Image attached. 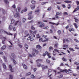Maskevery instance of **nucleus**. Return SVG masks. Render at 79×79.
I'll return each mask as SVG.
<instances>
[{"mask_svg": "<svg viewBox=\"0 0 79 79\" xmlns=\"http://www.w3.org/2000/svg\"><path fill=\"white\" fill-rule=\"evenodd\" d=\"M38 24H41L40 25V27H44V26H45V25L44 24V23L41 22H38Z\"/></svg>", "mask_w": 79, "mask_h": 79, "instance_id": "nucleus-3", "label": "nucleus"}, {"mask_svg": "<svg viewBox=\"0 0 79 79\" xmlns=\"http://www.w3.org/2000/svg\"><path fill=\"white\" fill-rule=\"evenodd\" d=\"M4 2L5 3L8 5V4H9V2L8 1V0H4Z\"/></svg>", "mask_w": 79, "mask_h": 79, "instance_id": "nucleus-19", "label": "nucleus"}, {"mask_svg": "<svg viewBox=\"0 0 79 79\" xmlns=\"http://www.w3.org/2000/svg\"><path fill=\"white\" fill-rule=\"evenodd\" d=\"M12 61H13V62L15 64H16V61H15V59H12Z\"/></svg>", "mask_w": 79, "mask_h": 79, "instance_id": "nucleus-30", "label": "nucleus"}, {"mask_svg": "<svg viewBox=\"0 0 79 79\" xmlns=\"http://www.w3.org/2000/svg\"><path fill=\"white\" fill-rule=\"evenodd\" d=\"M13 29V31H16V28L14 27Z\"/></svg>", "mask_w": 79, "mask_h": 79, "instance_id": "nucleus-47", "label": "nucleus"}, {"mask_svg": "<svg viewBox=\"0 0 79 79\" xmlns=\"http://www.w3.org/2000/svg\"><path fill=\"white\" fill-rule=\"evenodd\" d=\"M13 76L12 75H9V79H13Z\"/></svg>", "mask_w": 79, "mask_h": 79, "instance_id": "nucleus-24", "label": "nucleus"}, {"mask_svg": "<svg viewBox=\"0 0 79 79\" xmlns=\"http://www.w3.org/2000/svg\"><path fill=\"white\" fill-rule=\"evenodd\" d=\"M2 11V13H3V14H5L6 12H5V10H4L3 9H1V11Z\"/></svg>", "mask_w": 79, "mask_h": 79, "instance_id": "nucleus-17", "label": "nucleus"}, {"mask_svg": "<svg viewBox=\"0 0 79 79\" xmlns=\"http://www.w3.org/2000/svg\"><path fill=\"white\" fill-rule=\"evenodd\" d=\"M45 53H46V54H47V56H48V55H50V53H48L47 52H45Z\"/></svg>", "mask_w": 79, "mask_h": 79, "instance_id": "nucleus-55", "label": "nucleus"}, {"mask_svg": "<svg viewBox=\"0 0 79 79\" xmlns=\"http://www.w3.org/2000/svg\"><path fill=\"white\" fill-rule=\"evenodd\" d=\"M32 55L33 56H35V53L34 52H33L32 53Z\"/></svg>", "mask_w": 79, "mask_h": 79, "instance_id": "nucleus-60", "label": "nucleus"}, {"mask_svg": "<svg viewBox=\"0 0 79 79\" xmlns=\"http://www.w3.org/2000/svg\"><path fill=\"white\" fill-rule=\"evenodd\" d=\"M50 33H53V31L52 30L50 29Z\"/></svg>", "mask_w": 79, "mask_h": 79, "instance_id": "nucleus-64", "label": "nucleus"}, {"mask_svg": "<svg viewBox=\"0 0 79 79\" xmlns=\"http://www.w3.org/2000/svg\"><path fill=\"white\" fill-rule=\"evenodd\" d=\"M54 51L55 52H57V53H59V51L58 50L55 49H54Z\"/></svg>", "mask_w": 79, "mask_h": 79, "instance_id": "nucleus-45", "label": "nucleus"}, {"mask_svg": "<svg viewBox=\"0 0 79 79\" xmlns=\"http://www.w3.org/2000/svg\"><path fill=\"white\" fill-rule=\"evenodd\" d=\"M16 33H15L14 34V39H15L16 38V35H17Z\"/></svg>", "mask_w": 79, "mask_h": 79, "instance_id": "nucleus-53", "label": "nucleus"}, {"mask_svg": "<svg viewBox=\"0 0 79 79\" xmlns=\"http://www.w3.org/2000/svg\"><path fill=\"white\" fill-rule=\"evenodd\" d=\"M2 66H3L4 69H6V65H5V64H3Z\"/></svg>", "mask_w": 79, "mask_h": 79, "instance_id": "nucleus-25", "label": "nucleus"}, {"mask_svg": "<svg viewBox=\"0 0 79 79\" xmlns=\"http://www.w3.org/2000/svg\"><path fill=\"white\" fill-rule=\"evenodd\" d=\"M11 56L13 57V58H15V57H16V56H15V55L14 54V53H12L11 54Z\"/></svg>", "mask_w": 79, "mask_h": 79, "instance_id": "nucleus-28", "label": "nucleus"}, {"mask_svg": "<svg viewBox=\"0 0 79 79\" xmlns=\"http://www.w3.org/2000/svg\"><path fill=\"white\" fill-rule=\"evenodd\" d=\"M59 12L56 13L55 16H58V15H59Z\"/></svg>", "mask_w": 79, "mask_h": 79, "instance_id": "nucleus-63", "label": "nucleus"}, {"mask_svg": "<svg viewBox=\"0 0 79 79\" xmlns=\"http://www.w3.org/2000/svg\"><path fill=\"white\" fill-rule=\"evenodd\" d=\"M43 29L47 30L48 29V27L46 26V27L43 28Z\"/></svg>", "mask_w": 79, "mask_h": 79, "instance_id": "nucleus-40", "label": "nucleus"}, {"mask_svg": "<svg viewBox=\"0 0 79 79\" xmlns=\"http://www.w3.org/2000/svg\"><path fill=\"white\" fill-rule=\"evenodd\" d=\"M62 60L64 61H66V59L64 57H63L62 58Z\"/></svg>", "mask_w": 79, "mask_h": 79, "instance_id": "nucleus-43", "label": "nucleus"}, {"mask_svg": "<svg viewBox=\"0 0 79 79\" xmlns=\"http://www.w3.org/2000/svg\"><path fill=\"white\" fill-rule=\"evenodd\" d=\"M58 44H55V46L56 47V48H57V47H58Z\"/></svg>", "mask_w": 79, "mask_h": 79, "instance_id": "nucleus-59", "label": "nucleus"}, {"mask_svg": "<svg viewBox=\"0 0 79 79\" xmlns=\"http://www.w3.org/2000/svg\"><path fill=\"white\" fill-rule=\"evenodd\" d=\"M69 31L71 32V31H74V29L73 28H72V29H70L69 30Z\"/></svg>", "mask_w": 79, "mask_h": 79, "instance_id": "nucleus-41", "label": "nucleus"}, {"mask_svg": "<svg viewBox=\"0 0 79 79\" xmlns=\"http://www.w3.org/2000/svg\"><path fill=\"white\" fill-rule=\"evenodd\" d=\"M28 56H29V57H31V58H32V56L30 54H28Z\"/></svg>", "mask_w": 79, "mask_h": 79, "instance_id": "nucleus-52", "label": "nucleus"}, {"mask_svg": "<svg viewBox=\"0 0 79 79\" xmlns=\"http://www.w3.org/2000/svg\"><path fill=\"white\" fill-rule=\"evenodd\" d=\"M6 46L5 45L3 46L2 48H1V50H5L6 48Z\"/></svg>", "mask_w": 79, "mask_h": 79, "instance_id": "nucleus-15", "label": "nucleus"}, {"mask_svg": "<svg viewBox=\"0 0 79 79\" xmlns=\"http://www.w3.org/2000/svg\"><path fill=\"white\" fill-rule=\"evenodd\" d=\"M27 31H26L25 32V34L27 35Z\"/></svg>", "mask_w": 79, "mask_h": 79, "instance_id": "nucleus-62", "label": "nucleus"}, {"mask_svg": "<svg viewBox=\"0 0 79 79\" xmlns=\"http://www.w3.org/2000/svg\"><path fill=\"white\" fill-rule=\"evenodd\" d=\"M64 14H65V15H68V13L66 12H64Z\"/></svg>", "mask_w": 79, "mask_h": 79, "instance_id": "nucleus-61", "label": "nucleus"}, {"mask_svg": "<svg viewBox=\"0 0 79 79\" xmlns=\"http://www.w3.org/2000/svg\"><path fill=\"white\" fill-rule=\"evenodd\" d=\"M23 23H24L26 21V19L24 18L23 19Z\"/></svg>", "mask_w": 79, "mask_h": 79, "instance_id": "nucleus-57", "label": "nucleus"}, {"mask_svg": "<svg viewBox=\"0 0 79 79\" xmlns=\"http://www.w3.org/2000/svg\"><path fill=\"white\" fill-rule=\"evenodd\" d=\"M64 47H65V48H67L68 47V45L64 44L63 45Z\"/></svg>", "mask_w": 79, "mask_h": 79, "instance_id": "nucleus-54", "label": "nucleus"}, {"mask_svg": "<svg viewBox=\"0 0 79 79\" xmlns=\"http://www.w3.org/2000/svg\"><path fill=\"white\" fill-rule=\"evenodd\" d=\"M57 33H58L59 35H60V34H61V31L59 30L57 31Z\"/></svg>", "mask_w": 79, "mask_h": 79, "instance_id": "nucleus-23", "label": "nucleus"}, {"mask_svg": "<svg viewBox=\"0 0 79 79\" xmlns=\"http://www.w3.org/2000/svg\"><path fill=\"white\" fill-rule=\"evenodd\" d=\"M9 43H10L11 45V46H9V47H12L13 46V44L10 41H9Z\"/></svg>", "mask_w": 79, "mask_h": 79, "instance_id": "nucleus-37", "label": "nucleus"}, {"mask_svg": "<svg viewBox=\"0 0 79 79\" xmlns=\"http://www.w3.org/2000/svg\"><path fill=\"white\" fill-rule=\"evenodd\" d=\"M46 62H47V63H48V64H50V60L48 59H47L46 60Z\"/></svg>", "mask_w": 79, "mask_h": 79, "instance_id": "nucleus-34", "label": "nucleus"}, {"mask_svg": "<svg viewBox=\"0 0 79 79\" xmlns=\"http://www.w3.org/2000/svg\"><path fill=\"white\" fill-rule=\"evenodd\" d=\"M36 48H39V49H40L42 48V47L40 46L39 44H38L36 45Z\"/></svg>", "mask_w": 79, "mask_h": 79, "instance_id": "nucleus-12", "label": "nucleus"}, {"mask_svg": "<svg viewBox=\"0 0 79 79\" xmlns=\"http://www.w3.org/2000/svg\"><path fill=\"white\" fill-rule=\"evenodd\" d=\"M73 25H74V26H75V28H76V29H77V27H77V24L76 23H74Z\"/></svg>", "mask_w": 79, "mask_h": 79, "instance_id": "nucleus-29", "label": "nucleus"}, {"mask_svg": "<svg viewBox=\"0 0 79 79\" xmlns=\"http://www.w3.org/2000/svg\"><path fill=\"white\" fill-rule=\"evenodd\" d=\"M46 68H47V66H46L45 67V66L44 65H43L42 66V70L44 71V69H45Z\"/></svg>", "mask_w": 79, "mask_h": 79, "instance_id": "nucleus-16", "label": "nucleus"}, {"mask_svg": "<svg viewBox=\"0 0 79 79\" xmlns=\"http://www.w3.org/2000/svg\"><path fill=\"white\" fill-rule=\"evenodd\" d=\"M3 59H4L5 62H7V58H6V57L5 56H3Z\"/></svg>", "mask_w": 79, "mask_h": 79, "instance_id": "nucleus-14", "label": "nucleus"}, {"mask_svg": "<svg viewBox=\"0 0 79 79\" xmlns=\"http://www.w3.org/2000/svg\"><path fill=\"white\" fill-rule=\"evenodd\" d=\"M37 67H38V68L41 67V66H42V65H41V64L39 63H38L37 64Z\"/></svg>", "mask_w": 79, "mask_h": 79, "instance_id": "nucleus-21", "label": "nucleus"}, {"mask_svg": "<svg viewBox=\"0 0 79 79\" xmlns=\"http://www.w3.org/2000/svg\"><path fill=\"white\" fill-rule=\"evenodd\" d=\"M57 7L58 10H61V8H60V6H57Z\"/></svg>", "mask_w": 79, "mask_h": 79, "instance_id": "nucleus-48", "label": "nucleus"}, {"mask_svg": "<svg viewBox=\"0 0 79 79\" xmlns=\"http://www.w3.org/2000/svg\"><path fill=\"white\" fill-rule=\"evenodd\" d=\"M36 37L37 39H39V38H40V36H39V34H38L36 35Z\"/></svg>", "mask_w": 79, "mask_h": 79, "instance_id": "nucleus-46", "label": "nucleus"}, {"mask_svg": "<svg viewBox=\"0 0 79 79\" xmlns=\"http://www.w3.org/2000/svg\"><path fill=\"white\" fill-rule=\"evenodd\" d=\"M2 32H3V33H5V34H7V35H13L11 33H9L3 29L0 30V33H2Z\"/></svg>", "mask_w": 79, "mask_h": 79, "instance_id": "nucleus-1", "label": "nucleus"}, {"mask_svg": "<svg viewBox=\"0 0 79 79\" xmlns=\"http://www.w3.org/2000/svg\"><path fill=\"white\" fill-rule=\"evenodd\" d=\"M49 24H53V25L56 24V23H52V22H49Z\"/></svg>", "mask_w": 79, "mask_h": 79, "instance_id": "nucleus-51", "label": "nucleus"}, {"mask_svg": "<svg viewBox=\"0 0 79 79\" xmlns=\"http://www.w3.org/2000/svg\"><path fill=\"white\" fill-rule=\"evenodd\" d=\"M42 61V60L41 59H38L36 60V61L37 63H38V61Z\"/></svg>", "mask_w": 79, "mask_h": 79, "instance_id": "nucleus-32", "label": "nucleus"}, {"mask_svg": "<svg viewBox=\"0 0 79 79\" xmlns=\"http://www.w3.org/2000/svg\"><path fill=\"white\" fill-rule=\"evenodd\" d=\"M79 9V5L77 6V8H76L73 12V13H74L75 11H76L77 10Z\"/></svg>", "mask_w": 79, "mask_h": 79, "instance_id": "nucleus-11", "label": "nucleus"}, {"mask_svg": "<svg viewBox=\"0 0 79 79\" xmlns=\"http://www.w3.org/2000/svg\"><path fill=\"white\" fill-rule=\"evenodd\" d=\"M14 17L15 18H20V15L18 13H16L14 15Z\"/></svg>", "mask_w": 79, "mask_h": 79, "instance_id": "nucleus-4", "label": "nucleus"}, {"mask_svg": "<svg viewBox=\"0 0 79 79\" xmlns=\"http://www.w3.org/2000/svg\"><path fill=\"white\" fill-rule=\"evenodd\" d=\"M47 10L48 11H50V10H51V7H50L49 8H48Z\"/></svg>", "mask_w": 79, "mask_h": 79, "instance_id": "nucleus-56", "label": "nucleus"}, {"mask_svg": "<svg viewBox=\"0 0 79 79\" xmlns=\"http://www.w3.org/2000/svg\"><path fill=\"white\" fill-rule=\"evenodd\" d=\"M39 11H40V10H39V9L38 10H36L35 11V13L38 15L39 14Z\"/></svg>", "mask_w": 79, "mask_h": 79, "instance_id": "nucleus-7", "label": "nucleus"}, {"mask_svg": "<svg viewBox=\"0 0 79 79\" xmlns=\"http://www.w3.org/2000/svg\"><path fill=\"white\" fill-rule=\"evenodd\" d=\"M49 51H50L51 50H53V47L52 46H50L49 48Z\"/></svg>", "mask_w": 79, "mask_h": 79, "instance_id": "nucleus-35", "label": "nucleus"}, {"mask_svg": "<svg viewBox=\"0 0 79 79\" xmlns=\"http://www.w3.org/2000/svg\"><path fill=\"white\" fill-rule=\"evenodd\" d=\"M32 14V12L31 11L29 13L28 15V19H32V18H33V17L31 15Z\"/></svg>", "mask_w": 79, "mask_h": 79, "instance_id": "nucleus-2", "label": "nucleus"}, {"mask_svg": "<svg viewBox=\"0 0 79 79\" xmlns=\"http://www.w3.org/2000/svg\"><path fill=\"white\" fill-rule=\"evenodd\" d=\"M64 71H65V73H67V74H69V73H70L69 72L68 70H60V72H62V73H64Z\"/></svg>", "mask_w": 79, "mask_h": 79, "instance_id": "nucleus-5", "label": "nucleus"}, {"mask_svg": "<svg viewBox=\"0 0 79 79\" xmlns=\"http://www.w3.org/2000/svg\"><path fill=\"white\" fill-rule=\"evenodd\" d=\"M22 65H23L24 69H27V66L25 65V64H22Z\"/></svg>", "mask_w": 79, "mask_h": 79, "instance_id": "nucleus-8", "label": "nucleus"}, {"mask_svg": "<svg viewBox=\"0 0 79 79\" xmlns=\"http://www.w3.org/2000/svg\"><path fill=\"white\" fill-rule=\"evenodd\" d=\"M34 52H35L36 53H39V51H38L37 50H35Z\"/></svg>", "mask_w": 79, "mask_h": 79, "instance_id": "nucleus-50", "label": "nucleus"}, {"mask_svg": "<svg viewBox=\"0 0 79 79\" xmlns=\"http://www.w3.org/2000/svg\"><path fill=\"white\" fill-rule=\"evenodd\" d=\"M35 8V6L33 5L31 7V10H34Z\"/></svg>", "mask_w": 79, "mask_h": 79, "instance_id": "nucleus-36", "label": "nucleus"}, {"mask_svg": "<svg viewBox=\"0 0 79 79\" xmlns=\"http://www.w3.org/2000/svg\"><path fill=\"white\" fill-rule=\"evenodd\" d=\"M69 50L71 51L72 52H74L75 50H74V49L72 48H69Z\"/></svg>", "mask_w": 79, "mask_h": 79, "instance_id": "nucleus-20", "label": "nucleus"}, {"mask_svg": "<svg viewBox=\"0 0 79 79\" xmlns=\"http://www.w3.org/2000/svg\"><path fill=\"white\" fill-rule=\"evenodd\" d=\"M9 68L11 73H13L14 72V70L12 68V66L10 65L9 66Z\"/></svg>", "mask_w": 79, "mask_h": 79, "instance_id": "nucleus-6", "label": "nucleus"}, {"mask_svg": "<svg viewBox=\"0 0 79 79\" xmlns=\"http://www.w3.org/2000/svg\"><path fill=\"white\" fill-rule=\"evenodd\" d=\"M12 28H13V26H12L11 25H9V30H11Z\"/></svg>", "mask_w": 79, "mask_h": 79, "instance_id": "nucleus-26", "label": "nucleus"}, {"mask_svg": "<svg viewBox=\"0 0 79 79\" xmlns=\"http://www.w3.org/2000/svg\"><path fill=\"white\" fill-rule=\"evenodd\" d=\"M31 36L32 35H30L29 37L27 39V40H31Z\"/></svg>", "mask_w": 79, "mask_h": 79, "instance_id": "nucleus-22", "label": "nucleus"}, {"mask_svg": "<svg viewBox=\"0 0 79 79\" xmlns=\"http://www.w3.org/2000/svg\"><path fill=\"white\" fill-rule=\"evenodd\" d=\"M46 3H48V2H43L41 3V5H45Z\"/></svg>", "mask_w": 79, "mask_h": 79, "instance_id": "nucleus-27", "label": "nucleus"}, {"mask_svg": "<svg viewBox=\"0 0 79 79\" xmlns=\"http://www.w3.org/2000/svg\"><path fill=\"white\" fill-rule=\"evenodd\" d=\"M19 21H18L16 22V23L15 24V26H17V25H18V23H19Z\"/></svg>", "mask_w": 79, "mask_h": 79, "instance_id": "nucleus-44", "label": "nucleus"}, {"mask_svg": "<svg viewBox=\"0 0 79 79\" xmlns=\"http://www.w3.org/2000/svg\"><path fill=\"white\" fill-rule=\"evenodd\" d=\"M51 72H52V70H51V69H49L48 70V75H49V73H51Z\"/></svg>", "mask_w": 79, "mask_h": 79, "instance_id": "nucleus-31", "label": "nucleus"}, {"mask_svg": "<svg viewBox=\"0 0 79 79\" xmlns=\"http://www.w3.org/2000/svg\"><path fill=\"white\" fill-rule=\"evenodd\" d=\"M64 3H71V1H64Z\"/></svg>", "mask_w": 79, "mask_h": 79, "instance_id": "nucleus-13", "label": "nucleus"}, {"mask_svg": "<svg viewBox=\"0 0 79 79\" xmlns=\"http://www.w3.org/2000/svg\"><path fill=\"white\" fill-rule=\"evenodd\" d=\"M14 22H15V20L14 19H12L11 20V23L10 24H12L14 23Z\"/></svg>", "mask_w": 79, "mask_h": 79, "instance_id": "nucleus-33", "label": "nucleus"}, {"mask_svg": "<svg viewBox=\"0 0 79 79\" xmlns=\"http://www.w3.org/2000/svg\"><path fill=\"white\" fill-rule=\"evenodd\" d=\"M24 46L26 48V49H28V45H27V44H25L24 45Z\"/></svg>", "mask_w": 79, "mask_h": 79, "instance_id": "nucleus-18", "label": "nucleus"}, {"mask_svg": "<svg viewBox=\"0 0 79 79\" xmlns=\"http://www.w3.org/2000/svg\"><path fill=\"white\" fill-rule=\"evenodd\" d=\"M31 73L30 72H29L26 74V76H29V75H31Z\"/></svg>", "mask_w": 79, "mask_h": 79, "instance_id": "nucleus-39", "label": "nucleus"}, {"mask_svg": "<svg viewBox=\"0 0 79 79\" xmlns=\"http://www.w3.org/2000/svg\"><path fill=\"white\" fill-rule=\"evenodd\" d=\"M31 78H35V76H34V75H31Z\"/></svg>", "mask_w": 79, "mask_h": 79, "instance_id": "nucleus-49", "label": "nucleus"}, {"mask_svg": "<svg viewBox=\"0 0 79 79\" xmlns=\"http://www.w3.org/2000/svg\"><path fill=\"white\" fill-rule=\"evenodd\" d=\"M2 43L3 44H5V39H6V38L4 37H3L2 38Z\"/></svg>", "mask_w": 79, "mask_h": 79, "instance_id": "nucleus-10", "label": "nucleus"}, {"mask_svg": "<svg viewBox=\"0 0 79 79\" xmlns=\"http://www.w3.org/2000/svg\"><path fill=\"white\" fill-rule=\"evenodd\" d=\"M74 64H77V65H79V63L75 61L74 62Z\"/></svg>", "mask_w": 79, "mask_h": 79, "instance_id": "nucleus-42", "label": "nucleus"}, {"mask_svg": "<svg viewBox=\"0 0 79 79\" xmlns=\"http://www.w3.org/2000/svg\"><path fill=\"white\" fill-rule=\"evenodd\" d=\"M43 40V39L41 38H39V41L40 42H42Z\"/></svg>", "mask_w": 79, "mask_h": 79, "instance_id": "nucleus-58", "label": "nucleus"}, {"mask_svg": "<svg viewBox=\"0 0 79 79\" xmlns=\"http://www.w3.org/2000/svg\"><path fill=\"white\" fill-rule=\"evenodd\" d=\"M31 3L33 4H35V3H36V2L35 1L33 0L31 1Z\"/></svg>", "mask_w": 79, "mask_h": 79, "instance_id": "nucleus-38", "label": "nucleus"}, {"mask_svg": "<svg viewBox=\"0 0 79 79\" xmlns=\"http://www.w3.org/2000/svg\"><path fill=\"white\" fill-rule=\"evenodd\" d=\"M20 10H21V8L18 7L16 9V11L17 13H19L20 11Z\"/></svg>", "mask_w": 79, "mask_h": 79, "instance_id": "nucleus-9", "label": "nucleus"}]
</instances>
